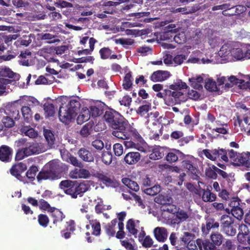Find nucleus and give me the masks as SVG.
Here are the masks:
<instances>
[{
	"mask_svg": "<svg viewBox=\"0 0 250 250\" xmlns=\"http://www.w3.org/2000/svg\"><path fill=\"white\" fill-rule=\"evenodd\" d=\"M122 181L123 183L130 190L135 192L139 190V186L136 182L128 178H124Z\"/></svg>",
	"mask_w": 250,
	"mask_h": 250,
	"instance_id": "c85d7f7f",
	"label": "nucleus"
},
{
	"mask_svg": "<svg viewBox=\"0 0 250 250\" xmlns=\"http://www.w3.org/2000/svg\"><path fill=\"white\" fill-rule=\"evenodd\" d=\"M189 82L193 88L200 89L202 88L201 83L203 82V78L200 76L197 77H192L189 79Z\"/></svg>",
	"mask_w": 250,
	"mask_h": 250,
	"instance_id": "58836bf2",
	"label": "nucleus"
},
{
	"mask_svg": "<svg viewBox=\"0 0 250 250\" xmlns=\"http://www.w3.org/2000/svg\"><path fill=\"white\" fill-rule=\"evenodd\" d=\"M25 147L29 156L39 154L43 151L42 145L39 143H32L28 146H25Z\"/></svg>",
	"mask_w": 250,
	"mask_h": 250,
	"instance_id": "b1692460",
	"label": "nucleus"
},
{
	"mask_svg": "<svg viewBox=\"0 0 250 250\" xmlns=\"http://www.w3.org/2000/svg\"><path fill=\"white\" fill-rule=\"evenodd\" d=\"M232 56L237 60H241L245 59V53H244L242 48H233L231 51Z\"/></svg>",
	"mask_w": 250,
	"mask_h": 250,
	"instance_id": "a19ab883",
	"label": "nucleus"
},
{
	"mask_svg": "<svg viewBox=\"0 0 250 250\" xmlns=\"http://www.w3.org/2000/svg\"><path fill=\"white\" fill-rule=\"evenodd\" d=\"M193 234L190 232H185L183 235L180 238V240L184 243V245H187V247L189 250H197V248L196 245L194 244V242L190 241V239Z\"/></svg>",
	"mask_w": 250,
	"mask_h": 250,
	"instance_id": "412c9836",
	"label": "nucleus"
},
{
	"mask_svg": "<svg viewBox=\"0 0 250 250\" xmlns=\"http://www.w3.org/2000/svg\"><path fill=\"white\" fill-rule=\"evenodd\" d=\"M2 123L4 127L6 128H11L14 126L15 122L11 117L9 116H4L2 119Z\"/></svg>",
	"mask_w": 250,
	"mask_h": 250,
	"instance_id": "bf43d9fd",
	"label": "nucleus"
},
{
	"mask_svg": "<svg viewBox=\"0 0 250 250\" xmlns=\"http://www.w3.org/2000/svg\"><path fill=\"white\" fill-rule=\"evenodd\" d=\"M250 152H242L238 153L237 159L234 165L242 166L249 167H250Z\"/></svg>",
	"mask_w": 250,
	"mask_h": 250,
	"instance_id": "4468645a",
	"label": "nucleus"
},
{
	"mask_svg": "<svg viewBox=\"0 0 250 250\" xmlns=\"http://www.w3.org/2000/svg\"><path fill=\"white\" fill-rule=\"evenodd\" d=\"M91 116L92 118H96L102 114V110L95 105H91L89 107Z\"/></svg>",
	"mask_w": 250,
	"mask_h": 250,
	"instance_id": "774afa93",
	"label": "nucleus"
},
{
	"mask_svg": "<svg viewBox=\"0 0 250 250\" xmlns=\"http://www.w3.org/2000/svg\"><path fill=\"white\" fill-rule=\"evenodd\" d=\"M117 223V219H114L104 227L105 233L108 236L114 237L115 236V234L116 233L115 227H116Z\"/></svg>",
	"mask_w": 250,
	"mask_h": 250,
	"instance_id": "393cba45",
	"label": "nucleus"
},
{
	"mask_svg": "<svg viewBox=\"0 0 250 250\" xmlns=\"http://www.w3.org/2000/svg\"><path fill=\"white\" fill-rule=\"evenodd\" d=\"M65 161L73 166L77 167H83V164L79 161L76 157L71 155L70 153H68V157Z\"/></svg>",
	"mask_w": 250,
	"mask_h": 250,
	"instance_id": "49530a36",
	"label": "nucleus"
},
{
	"mask_svg": "<svg viewBox=\"0 0 250 250\" xmlns=\"http://www.w3.org/2000/svg\"><path fill=\"white\" fill-rule=\"evenodd\" d=\"M116 42L122 44L125 48H127L128 45L134 43V40L131 39L120 38L116 40Z\"/></svg>",
	"mask_w": 250,
	"mask_h": 250,
	"instance_id": "69168bd1",
	"label": "nucleus"
},
{
	"mask_svg": "<svg viewBox=\"0 0 250 250\" xmlns=\"http://www.w3.org/2000/svg\"><path fill=\"white\" fill-rule=\"evenodd\" d=\"M217 169L218 168L213 165L209 166L206 169V175L209 178L216 179L217 178Z\"/></svg>",
	"mask_w": 250,
	"mask_h": 250,
	"instance_id": "c9c22d12",
	"label": "nucleus"
},
{
	"mask_svg": "<svg viewBox=\"0 0 250 250\" xmlns=\"http://www.w3.org/2000/svg\"><path fill=\"white\" fill-rule=\"evenodd\" d=\"M70 175L71 177L73 179H85L89 177L90 173L89 171L87 169H83L82 168H80L79 169L75 168L74 169L71 171Z\"/></svg>",
	"mask_w": 250,
	"mask_h": 250,
	"instance_id": "aec40b11",
	"label": "nucleus"
},
{
	"mask_svg": "<svg viewBox=\"0 0 250 250\" xmlns=\"http://www.w3.org/2000/svg\"><path fill=\"white\" fill-rule=\"evenodd\" d=\"M229 83H225V87L228 88L231 87L233 85L238 84V86L241 88V85L243 83H245V80L242 79H238L234 76H230L228 78Z\"/></svg>",
	"mask_w": 250,
	"mask_h": 250,
	"instance_id": "72a5a7b5",
	"label": "nucleus"
},
{
	"mask_svg": "<svg viewBox=\"0 0 250 250\" xmlns=\"http://www.w3.org/2000/svg\"><path fill=\"white\" fill-rule=\"evenodd\" d=\"M210 239L211 243L215 246H220L223 241L224 237L223 236L218 232H213L210 235Z\"/></svg>",
	"mask_w": 250,
	"mask_h": 250,
	"instance_id": "cd10ccee",
	"label": "nucleus"
},
{
	"mask_svg": "<svg viewBox=\"0 0 250 250\" xmlns=\"http://www.w3.org/2000/svg\"><path fill=\"white\" fill-rule=\"evenodd\" d=\"M185 155L178 149H173L166 155V160L169 163L172 164L177 162L179 158L183 159Z\"/></svg>",
	"mask_w": 250,
	"mask_h": 250,
	"instance_id": "9b49d317",
	"label": "nucleus"
},
{
	"mask_svg": "<svg viewBox=\"0 0 250 250\" xmlns=\"http://www.w3.org/2000/svg\"><path fill=\"white\" fill-rule=\"evenodd\" d=\"M12 149L6 145L0 146V160L4 163H8L11 161L12 158Z\"/></svg>",
	"mask_w": 250,
	"mask_h": 250,
	"instance_id": "1a4fd4ad",
	"label": "nucleus"
},
{
	"mask_svg": "<svg viewBox=\"0 0 250 250\" xmlns=\"http://www.w3.org/2000/svg\"><path fill=\"white\" fill-rule=\"evenodd\" d=\"M27 150L25 146L23 148L18 149L15 156L16 160L20 161L26 157L29 156Z\"/></svg>",
	"mask_w": 250,
	"mask_h": 250,
	"instance_id": "09e8293b",
	"label": "nucleus"
},
{
	"mask_svg": "<svg viewBox=\"0 0 250 250\" xmlns=\"http://www.w3.org/2000/svg\"><path fill=\"white\" fill-rule=\"evenodd\" d=\"M93 131V124L91 123L85 124L80 130V134L83 137H87Z\"/></svg>",
	"mask_w": 250,
	"mask_h": 250,
	"instance_id": "f704fd0d",
	"label": "nucleus"
},
{
	"mask_svg": "<svg viewBox=\"0 0 250 250\" xmlns=\"http://www.w3.org/2000/svg\"><path fill=\"white\" fill-rule=\"evenodd\" d=\"M76 181H72L71 180H64L60 182V187L62 188H65L66 189L64 190V192L66 194V191L73 189V186L75 183Z\"/></svg>",
	"mask_w": 250,
	"mask_h": 250,
	"instance_id": "5fc2aeb1",
	"label": "nucleus"
},
{
	"mask_svg": "<svg viewBox=\"0 0 250 250\" xmlns=\"http://www.w3.org/2000/svg\"><path fill=\"white\" fill-rule=\"evenodd\" d=\"M21 111L24 120L29 123L32 119V112L28 106H24L21 109Z\"/></svg>",
	"mask_w": 250,
	"mask_h": 250,
	"instance_id": "a18cd8bd",
	"label": "nucleus"
},
{
	"mask_svg": "<svg viewBox=\"0 0 250 250\" xmlns=\"http://www.w3.org/2000/svg\"><path fill=\"white\" fill-rule=\"evenodd\" d=\"M51 210L49 213H50V217L52 218L53 224L57 225V223L62 222L65 217V215L59 209L53 207L50 208Z\"/></svg>",
	"mask_w": 250,
	"mask_h": 250,
	"instance_id": "6ab92c4d",
	"label": "nucleus"
},
{
	"mask_svg": "<svg viewBox=\"0 0 250 250\" xmlns=\"http://www.w3.org/2000/svg\"><path fill=\"white\" fill-rule=\"evenodd\" d=\"M65 106L76 116L81 107V104L77 99H71L68 104Z\"/></svg>",
	"mask_w": 250,
	"mask_h": 250,
	"instance_id": "a878e982",
	"label": "nucleus"
},
{
	"mask_svg": "<svg viewBox=\"0 0 250 250\" xmlns=\"http://www.w3.org/2000/svg\"><path fill=\"white\" fill-rule=\"evenodd\" d=\"M219 225V223L215 221L214 219L209 218L206 220V225H202V231L204 235H207L209 233L210 229H218Z\"/></svg>",
	"mask_w": 250,
	"mask_h": 250,
	"instance_id": "9d476101",
	"label": "nucleus"
},
{
	"mask_svg": "<svg viewBox=\"0 0 250 250\" xmlns=\"http://www.w3.org/2000/svg\"><path fill=\"white\" fill-rule=\"evenodd\" d=\"M166 154V150L160 146H155L153 147L149 154V157L151 160H159L165 156Z\"/></svg>",
	"mask_w": 250,
	"mask_h": 250,
	"instance_id": "2eb2a0df",
	"label": "nucleus"
},
{
	"mask_svg": "<svg viewBox=\"0 0 250 250\" xmlns=\"http://www.w3.org/2000/svg\"><path fill=\"white\" fill-rule=\"evenodd\" d=\"M90 224L92 228V234L96 236H100L101 234V224L97 220H90Z\"/></svg>",
	"mask_w": 250,
	"mask_h": 250,
	"instance_id": "e433bc0d",
	"label": "nucleus"
},
{
	"mask_svg": "<svg viewBox=\"0 0 250 250\" xmlns=\"http://www.w3.org/2000/svg\"><path fill=\"white\" fill-rule=\"evenodd\" d=\"M38 170V166H30L25 173L26 177L30 181H33Z\"/></svg>",
	"mask_w": 250,
	"mask_h": 250,
	"instance_id": "c03bdc74",
	"label": "nucleus"
},
{
	"mask_svg": "<svg viewBox=\"0 0 250 250\" xmlns=\"http://www.w3.org/2000/svg\"><path fill=\"white\" fill-rule=\"evenodd\" d=\"M97 177L106 187L116 188L118 187L120 185L114 176L110 175L107 173L98 172Z\"/></svg>",
	"mask_w": 250,
	"mask_h": 250,
	"instance_id": "423d86ee",
	"label": "nucleus"
},
{
	"mask_svg": "<svg viewBox=\"0 0 250 250\" xmlns=\"http://www.w3.org/2000/svg\"><path fill=\"white\" fill-rule=\"evenodd\" d=\"M172 32L169 30L163 32L161 35V39L162 40H170L173 39L174 41L178 43H183V42H185V39L181 40L180 39V35H174Z\"/></svg>",
	"mask_w": 250,
	"mask_h": 250,
	"instance_id": "5701e85b",
	"label": "nucleus"
},
{
	"mask_svg": "<svg viewBox=\"0 0 250 250\" xmlns=\"http://www.w3.org/2000/svg\"><path fill=\"white\" fill-rule=\"evenodd\" d=\"M136 225L135 221L133 219H129L126 223V227L128 231L132 235L136 237L138 233V230L135 228Z\"/></svg>",
	"mask_w": 250,
	"mask_h": 250,
	"instance_id": "ea45409f",
	"label": "nucleus"
},
{
	"mask_svg": "<svg viewBox=\"0 0 250 250\" xmlns=\"http://www.w3.org/2000/svg\"><path fill=\"white\" fill-rule=\"evenodd\" d=\"M77 154L79 158L84 162H92L94 160L93 155L87 148L81 147L78 150Z\"/></svg>",
	"mask_w": 250,
	"mask_h": 250,
	"instance_id": "dca6fc26",
	"label": "nucleus"
},
{
	"mask_svg": "<svg viewBox=\"0 0 250 250\" xmlns=\"http://www.w3.org/2000/svg\"><path fill=\"white\" fill-rule=\"evenodd\" d=\"M205 87L209 91H218L219 90L216 85V82L210 79H208L205 82Z\"/></svg>",
	"mask_w": 250,
	"mask_h": 250,
	"instance_id": "37998d69",
	"label": "nucleus"
},
{
	"mask_svg": "<svg viewBox=\"0 0 250 250\" xmlns=\"http://www.w3.org/2000/svg\"><path fill=\"white\" fill-rule=\"evenodd\" d=\"M188 86L186 83L181 80H178L173 84L169 85V89L171 91H186Z\"/></svg>",
	"mask_w": 250,
	"mask_h": 250,
	"instance_id": "c756f323",
	"label": "nucleus"
},
{
	"mask_svg": "<svg viewBox=\"0 0 250 250\" xmlns=\"http://www.w3.org/2000/svg\"><path fill=\"white\" fill-rule=\"evenodd\" d=\"M60 166L56 162L51 161L47 164L39 172L36 179L41 183L42 181H53L60 178Z\"/></svg>",
	"mask_w": 250,
	"mask_h": 250,
	"instance_id": "f03ea898",
	"label": "nucleus"
},
{
	"mask_svg": "<svg viewBox=\"0 0 250 250\" xmlns=\"http://www.w3.org/2000/svg\"><path fill=\"white\" fill-rule=\"evenodd\" d=\"M44 110L48 117H53L55 114V107L51 103H46L44 105Z\"/></svg>",
	"mask_w": 250,
	"mask_h": 250,
	"instance_id": "864d4df0",
	"label": "nucleus"
},
{
	"mask_svg": "<svg viewBox=\"0 0 250 250\" xmlns=\"http://www.w3.org/2000/svg\"><path fill=\"white\" fill-rule=\"evenodd\" d=\"M102 161L106 165H109L112 162L113 155L111 153L108 151H104L102 155Z\"/></svg>",
	"mask_w": 250,
	"mask_h": 250,
	"instance_id": "8fccbe9b",
	"label": "nucleus"
},
{
	"mask_svg": "<svg viewBox=\"0 0 250 250\" xmlns=\"http://www.w3.org/2000/svg\"><path fill=\"white\" fill-rule=\"evenodd\" d=\"M44 136L48 147L49 148L54 147L55 138L52 132L50 130L45 129L44 130Z\"/></svg>",
	"mask_w": 250,
	"mask_h": 250,
	"instance_id": "bb28decb",
	"label": "nucleus"
},
{
	"mask_svg": "<svg viewBox=\"0 0 250 250\" xmlns=\"http://www.w3.org/2000/svg\"><path fill=\"white\" fill-rule=\"evenodd\" d=\"M170 73L167 71L157 70L152 73L150 77L153 82H162L167 80L170 76Z\"/></svg>",
	"mask_w": 250,
	"mask_h": 250,
	"instance_id": "ddd939ff",
	"label": "nucleus"
},
{
	"mask_svg": "<svg viewBox=\"0 0 250 250\" xmlns=\"http://www.w3.org/2000/svg\"><path fill=\"white\" fill-rule=\"evenodd\" d=\"M141 158L140 154L137 151L128 152L124 157L125 162L129 165H133L138 163Z\"/></svg>",
	"mask_w": 250,
	"mask_h": 250,
	"instance_id": "f3484780",
	"label": "nucleus"
},
{
	"mask_svg": "<svg viewBox=\"0 0 250 250\" xmlns=\"http://www.w3.org/2000/svg\"><path fill=\"white\" fill-rule=\"evenodd\" d=\"M244 227L245 229H247V231H245V232H239L237 234V238L238 242H239L240 244L247 245V239L249 235V230L246 225H244Z\"/></svg>",
	"mask_w": 250,
	"mask_h": 250,
	"instance_id": "de8ad7c7",
	"label": "nucleus"
},
{
	"mask_svg": "<svg viewBox=\"0 0 250 250\" xmlns=\"http://www.w3.org/2000/svg\"><path fill=\"white\" fill-rule=\"evenodd\" d=\"M27 166L25 164L20 163L12 167L10 171H11V173L12 175L15 176L19 180L22 181V177L21 175V173L24 172Z\"/></svg>",
	"mask_w": 250,
	"mask_h": 250,
	"instance_id": "a211bd4d",
	"label": "nucleus"
},
{
	"mask_svg": "<svg viewBox=\"0 0 250 250\" xmlns=\"http://www.w3.org/2000/svg\"><path fill=\"white\" fill-rule=\"evenodd\" d=\"M212 187L208 185L206 188H200L196 189L195 194L201 197L202 200L205 202H212L216 200V195L211 192Z\"/></svg>",
	"mask_w": 250,
	"mask_h": 250,
	"instance_id": "39448f33",
	"label": "nucleus"
},
{
	"mask_svg": "<svg viewBox=\"0 0 250 250\" xmlns=\"http://www.w3.org/2000/svg\"><path fill=\"white\" fill-rule=\"evenodd\" d=\"M132 85V80L131 72L130 71L127 73L124 77L123 80V87L126 90H129Z\"/></svg>",
	"mask_w": 250,
	"mask_h": 250,
	"instance_id": "4c0bfd02",
	"label": "nucleus"
},
{
	"mask_svg": "<svg viewBox=\"0 0 250 250\" xmlns=\"http://www.w3.org/2000/svg\"><path fill=\"white\" fill-rule=\"evenodd\" d=\"M58 117L60 121L67 125L76 117V115L65 106L62 105L59 107Z\"/></svg>",
	"mask_w": 250,
	"mask_h": 250,
	"instance_id": "0eeeda50",
	"label": "nucleus"
},
{
	"mask_svg": "<svg viewBox=\"0 0 250 250\" xmlns=\"http://www.w3.org/2000/svg\"><path fill=\"white\" fill-rule=\"evenodd\" d=\"M23 132L25 136H28L30 138H35L38 136V132L34 128L28 126H24L23 128Z\"/></svg>",
	"mask_w": 250,
	"mask_h": 250,
	"instance_id": "3c124183",
	"label": "nucleus"
},
{
	"mask_svg": "<svg viewBox=\"0 0 250 250\" xmlns=\"http://www.w3.org/2000/svg\"><path fill=\"white\" fill-rule=\"evenodd\" d=\"M90 187L89 182L87 181H83L79 184L76 181L72 187L73 189L66 191V194L70 195L73 198H76L78 196H82L83 193L90 189Z\"/></svg>",
	"mask_w": 250,
	"mask_h": 250,
	"instance_id": "7ed1b4c3",
	"label": "nucleus"
},
{
	"mask_svg": "<svg viewBox=\"0 0 250 250\" xmlns=\"http://www.w3.org/2000/svg\"><path fill=\"white\" fill-rule=\"evenodd\" d=\"M104 119L109 126L113 129L112 135L118 139H125L129 134L138 137L136 129L128 125V122L121 114L113 109L104 112Z\"/></svg>",
	"mask_w": 250,
	"mask_h": 250,
	"instance_id": "f257e3e1",
	"label": "nucleus"
},
{
	"mask_svg": "<svg viewBox=\"0 0 250 250\" xmlns=\"http://www.w3.org/2000/svg\"><path fill=\"white\" fill-rule=\"evenodd\" d=\"M162 208L163 211L171 213L174 215L179 208L174 205L166 203H165V205L163 206Z\"/></svg>",
	"mask_w": 250,
	"mask_h": 250,
	"instance_id": "4d7b16f0",
	"label": "nucleus"
},
{
	"mask_svg": "<svg viewBox=\"0 0 250 250\" xmlns=\"http://www.w3.org/2000/svg\"><path fill=\"white\" fill-rule=\"evenodd\" d=\"M144 191L146 194L153 196L159 193L160 187L159 185H155L150 188L146 189Z\"/></svg>",
	"mask_w": 250,
	"mask_h": 250,
	"instance_id": "0e129e2a",
	"label": "nucleus"
},
{
	"mask_svg": "<svg viewBox=\"0 0 250 250\" xmlns=\"http://www.w3.org/2000/svg\"><path fill=\"white\" fill-rule=\"evenodd\" d=\"M99 53L102 60H106L109 58L111 54V50L109 47H104L100 50Z\"/></svg>",
	"mask_w": 250,
	"mask_h": 250,
	"instance_id": "052dcab7",
	"label": "nucleus"
},
{
	"mask_svg": "<svg viewBox=\"0 0 250 250\" xmlns=\"http://www.w3.org/2000/svg\"><path fill=\"white\" fill-rule=\"evenodd\" d=\"M38 222L41 226L45 228L48 226L49 219L46 215L41 214L38 216Z\"/></svg>",
	"mask_w": 250,
	"mask_h": 250,
	"instance_id": "e2e57ef3",
	"label": "nucleus"
},
{
	"mask_svg": "<svg viewBox=\"0 0 250 250\" xmlns=\"http://www.w3.org/2000/svg\"><path fill=\"white\" fill-rule=\"evenodd\" d=\"M153 234L156 240L160 243H165L167 239V230L164 227L155 228L153 230Z\"/></svg>",
	"mask_w": 250,
	"mask_h": 250,
	"instance_id": "6e6552de",
	"label": "nucleus"
},
{
	"mask_svg": "<svg viewBox=\"0 0 250 250\" xmlns=\"http://www.w3.org/2000/svg\"><path fill=\"white\" fill-rule=\"evenodd\" d=\"M189 216L187 211L179 208L173 216L172 221L174 224H179L186 221Z\"/></svg>",
	"mask_w": 250,
	"mask_h": 250,
	"instance_id": "f8f14e48",
	"label": "nucleus"
},
{
	"mask_svg": "<svg viewBox=\"0 0 250 250\" xmlns=\"http://www.w3.org/2000/svg\"><path fill=\"white\" fill-rule=\"evenodd\" d=\"M231 213L237 219H242L244 215V211L241 207H239L230 209Z\"/></svg>",
	"mask_w": 250,
	"mask_h": 250,
	"instance_id": "6e6d98bb",
	"label": "nucleus"
},
{
	"mask_svg": "<svg viewBox=\"0 0 250 250\" xmlns=\"http://www.w3.org/2000/svg\"><path fill=\"white\" fill-rule=\"evenodd\" d=\"M186 91H171L168 90L167 93L169 96V98L171 97L173 98L176 102H185L187 100Z\"/></svg>",
	"mask_w": 250,
	"mask_h": 250,
	"instance_id": "4be33fe9",
	"label": "nucleus"
},
{
	"mask_svg": "<svg viewBox=\"0 0 250 250\" xmlns=\"http://www.w3.org/2000/svg\"><path fill=\"white\" fill-rule=\"evenodd\" d=\"M96 42H97V40L96 39H95L93 38H90L89 41L90 48L82 49L83 54H84V55L91 54L94 49L95 44Z\"/></svg>",
	"mask_w": 250,
	"mask_h": 250,
	"instance_id": "13d9d810",
	"label": "nucleus"
},
{
	"mask_svg": "<svg viewBox=\"0 0 250 250\" xmlns=\"http://www.w3.org/2000/svg\"><path fill=\"white\" fill-rule=\"evenodd\" d=\"M182 166L186 169H188V172L193 174H196L198 169L196 167L193 166V164L190 160H184L182 161Z\"/></svg>",
	"mask_w": 250,
	"mask_h": 250,
	"instance_id": "79ce46f5",
	"label": "nucleus"
},
{
	"mask_svg": "<svg viewBox=\"0 0 250 250\" xmlns=\"http://www.w3.org/2000/svg\"><path fill=\"white\" fill-rule=\"evenodd\" d=\"M197 243L201 250H215L216 249V247L209 241L197 240Z\"/></svg>",
	"mask_w": 250,
	"mask_h": 250,
	"instance_id": "473e14b6",
	"label": "nucleus"
},
{
	"mask_svg": "<svg viewBox=\"0 0 250 250\" xmlns=\"http://www.w3.org/2000/svg\"><path fill=\"white\" fill-rule=\"evenodd\" d=\"M38 36L40 40L46 41L48 43H53V42H56V40H54V36L49 33H42L39 34Z\"/></svg>",
	"mask_w": 250,
	"mask_h": 250,
	"instance_id": "603ef678",
	"label": "nucleus"
},
{
	"mask_svg": "<svg viewBox=\"0 0 250 250\" xmlns=\"http://www.w3.org/2000/svg\"><path fill=\"white\" fill-rule=\"evenodd\" d=\"M18 76H19V75L13 72L9 67L2 68L0 70V77L17 79V77Z\"/></svg>",
	"mask_w": 250,
	"mask_h": 250,
	"instance_id": "2f4dec72",
	"label": "nucleus"
},
{
	"mask_svg": "<svg viewBox=\"0 0 250 250\" xmlns=\"http://www.w3.org/2000/svg\"><path fill=\"white\" fill-rule=\"evenodd\" d=\"M31 53L29 51L21 52L19 57L21 58L19 63L22 66H29V59L31 57Z\"/></svg>",
	"mask_w": 250,
	"mask_h": 250,
	"instance_id": "7c9ffc66",
	"label": "nucleus"
},
{
	"mask_svg": "<svg viewBox=\"0 0 250 250\" xmlns=\"http://www.w3.org/2000/svg\"><path fill=\"white\" fill-rule=\"evenodd\" d=\"M151 109V106L148 104H144L139 107L136 111L137 114L140 116H144Z\"/></svg>",
	"mask_w": 250,
	"mask_h": 250,
	"instance_id": "680f3d73",
	"label": "nucleus"
},
{
	"mask_svg": "<svg viewBox=\"0 0 250 250\" xmlns=\"http://www.w3.org/2000/svg\"><path fill=\"white\" fill-rule=\"evenodd\" d=\"M137 133L139 135V137H135L133 134H129L128 138L121 139L125 140L124 142V144L126 147L134 148L140 151L144 152L145 151V148L138 143V142H141L143 138L137 131Z\"/></svg>",
	"mask_w": 250,
	"mask_h": 250,
	"instance_id": "20e7f679",
	"label": "nucleus"
},
{
	"mask_svg": "<svg viewBox=\"0 0 250 250\" xmlns=\"http://www.w3.org/2000/svg\"><path fill=\"white\" fill-rule=\"evenodd\" d=\"M40 208L43 210L47 211L48 213L51 210L50 208H52L50 204L43 199H41L39 200Z\"/></svg>",
	"mask_w": 250,
	"mask_h": 250,
	"instance_id": "338daca9",
	"label": "nucleus"
}]
</instances>
